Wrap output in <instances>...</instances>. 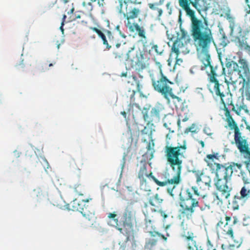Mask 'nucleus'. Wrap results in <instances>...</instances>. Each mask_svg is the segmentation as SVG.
Instances as JSON below:
<instances>
[{
  "label": "nucleus",
  "mask_w": 250,
  "mask_h": 250,
  "mask_svg": "<svg viewBox=\"0 0 250 250\" xmlns=\"http://www.w3.org/2000/svg\"><path fill=\"white\" fill-rule=\"evenodd\" d=\"M187 149V145L186 141L183 142V145L177 146H172L170 145L169 142L167 141V145L164 148L165 156L167 164L175 173L174 176L171 179L166 177V179L164 181H160L153 175L151 171L149 172L147 171V165L140 164L138 175L140 181L146 180V178H151L159 186L164 187L169 185L170 186L167 188V190L169 195L173 197L174 195L173 190L181 181V175L183 168V159L185 158Z\"/></svg>",
  "instance_id": "obj_1"
},
{
  "label": "nucleus",
  "mask_w": 250,
  "mask_h": 250,
  "mask_svg": "<svg viewBox=\"0 0 250 250\" xmlns=\"http://www.w3.org/2000/svg\"><path fill=\"white\" fill-rule=\"evenodd\" d=\"M178 2L179 6L190 18L191 35L196 50L202 55L201 61L204 65H209L211 60L209 50L211 43L214 42V38L208 22L205 19L203 21L197 18L195 12L190 8V4L196 7V2L190 0H178Z\"/></svg>",
  "instance_id": "obj_2"
},
{
  "label": "nucleus",
  "mask_w": 250,
  "mask_h": 250,
  "mask_svg": "<svg viewBox=\"0 0 250 250\" xmlns=\"http://www.w3.org/2000/svg\"><path fill=\"white\" fill-rule=\"evenodd\" d=\"M241 170L242 165L233 163L231 164H219L211 171L215 173L214 185L218 190L222 191L224 195H229V192L232 189V187L228 185L229 181L230 180L232 173L235 167ZM240 174L245 184H249L248 179L245 172L241 170ZM250 197V189L245 185L240 192L234 197L232 202L233 209H238L240 206H243Z\"/></svg>",
  "instance_id": "obj_3"
},
{
  "label": "nucleus",
  "mask_w": 250,
  "mask_h": 250,
  "mask_svg": "<svg viewBox=\"0 0 250 250\" xmlns=\"http://www.w3.org/2000/svg\"><path fill=\"white\" fill-rule=\"evenodd\" d=\"M209 67L210 72L208 73V88L211 93L215 95L217 98L220 99L221 103L223 104V107L221 110L224 111V115L226 116V108L229 112V115L232 117L230 111L228 106H231V110L234 111L238 115H243L244 114H249V110L246 105L243 104L236 108L233 104L232 95L229 89L228 84H219L217 79L218 76L216 72L217 67H213L211 65L209 61V65H204V67Z\"/></svg>",
  "instance_id": "obj_4"
},
{
  "label": "nucleus",
  "mask_w": 250,
  "mask_h": 250,
  "mask_svg": "<svg viewBox=\"0 0 250 250\" xmlns=\"http://www.w3.org/2000/svg\"><path fill=\"white\" fill-rule=\"evenodd\" d=\"M206 195L196 186L187 188L179 195V205L181 215L188 219H191L199 210H202L199 200L204 198Z\"/></svg>",
  "instance_id": "obj_5"
},
{
  "label": "nucleus",
  "mask_w": 250,
  "mask_h": 250,
  "mask_svg": "<svg viewBox=\"0 0 250 250\" xmlns=\"http://www.w3.org/2000/svg\"><path fill=\"white\" fill-rule=\"evenodd\" d=\"M226 121L227 122L228 125L230 127H233L234 130V141L236 145L242 153H245L248 156L247 161L243 162V163L246 166V167L248 171L250 173V169H249V165L250 163V150L249 148V145L247 143L246 139L245 137L241 136V133L237 124L229 114V112L226 109Z\"/></svg>",
  "instance_id": "obj_6"
},
{
  "label": "nucleus",
  "mask_w": 250,
  "mask_h": 250,
  "mask_svg": "<svg viewBox=\"0 0 250 250\" xmlns=\"http://www.w3.org/2000/svg\"><path fill=\"white\" fill-rule=\"evenodd\" d=\"M238 62L239 64L238 70L239 77L242 79L240 84L242 87L240 89L242 97H245L248 100H250V71L247 61L240 58Z\"/></svg>",
  "instance_id": "obj_7"
},
{
  "label": "nucleus",
  "mask_w": 250,
  "mask_h": 250,
  "mask_svg": "<svg viewBox=\"0 0 250 250\" xmlns=\"http://www.w3.org/2000/svg\"><path fill=\"white\" fill-rule=\"evenodd\" d=\"M138 0H118L116 9L120 15L129 17H136L137 15H141L142 8L137 5ZM138 3H141L138 2Z\"/></svg>",
  "instance_id": "obj_8"
},
{
  "label": "nucleus",
  "mask_w": 250,
  "mask_h": 250,
  "mask_svg": "<svg viewBox=\"0 0 250 250\" xmlns=\"http://www.w3.org/2000/svg\"><path fill=\"white\" fill-rule=\"evenodd\" d=\"M150 77L154 90L161 94L164 98H167V95L173 90L171 85L174 84L173 82L168 80L164 73H153Z\"/></svg>",
  "instance_id": "obj_9"
},
{
  "label": "nucleus",
  "mask_w": 250,
  "mask_h": 250,
  "mask_svg": "<svg viewBox=\"0 0 250 250\" xmlns=\"http://www.w3.org/2000/svg\"><path fill=\"white\" fill-rule=\"evenodd\" d=\"M236 222L237 219L235 217H234L232 220L231 217L227 215L221 216L216 225L217 234L233 239L234 238L233 226Z\"/></svg>",
  "instance_id": "obj_10"
},
{
  "label": "nucleus",
  "mask_w": 250,
  "mask_h": 250,
  "mask_svg": "<svg viewBox=\"0 0 250 250\" xmlns=\"http://www.w3.org/2000/svg\"><path fill=\"white\" fill-rule=\"evenodd\" d=\"M148 60L147 55L144 51L135 49L134 47H131L126 54V60L130 61L132 65L139 71L147 67Z\"/></svg>",
  "instance_id": "obj_11"
},
{
  "label": "nucleus",
  "mask_w": 250,
  "mask_h": 250,
  "mask_svg": "<svg viewBox=\"0 0 250 250\" xmlns=\"http://www.w3.org/2000/svg\"><path fill=\"white\" fill-rule=\"evenodd\" d=\"M90 200H92V198L81 201L74 199L70 204L72 210L80 212L89 221L94 220L95 218L94 209L92 206L88 204Z\"/></svg>",
  "instance_id": "obj_12"
},
{
  "label": "nucleus",
  "mask_w": 250,
  "mask_h": 250,
  "mask_svg": "<svg viewBox=\"0 0 250 250\" xmlns=\"http://www.w3.org/2000/svg\"><path fill=\"white\" fill-rule=\"evenodd\" d=\"M135 214L131 208L127 207L121 219L119 224L123 229L124 234H128L132 230Z\"/></svg>",
  "instance_id": "obj_13"
},
{
  "label": "nucleus",
  "mask_w": 250,
  "mask_h": 250,
  "mask_svg": "<svg viewBox=\"0 0 250 250\" xmlns=\"http://www.w3.org/2000/svg\"><path fill=\"white\" fill-rule=\"evenodd\" d=\"M148 108L144 107L142 111V113L144 120L148 123H150L154 121H159L160 120L164 107L160 104H156L151 108L150 115L148 114Z\"/></svg>",
  "instance_id": "obj_14"
},
{
  "label": "nucleus",
  "mask_w": 250,
  "mask_h": 250,
  "mask_svg": "<svg viewBox=\"0 0 250 250\" xmlns=\"http://www.w3.org/2000/svg\"><path fill=\"white\" fill-rule=\"evenodd\" d=\"M140 15H137L136 17H134L133 18L129 17L128 15L123 17L126 20V22H125V25L130 32L132 33L136 32L140 38L146 39V31L144 27L140 26L136 22H131L132 20L137 19Z\"/></svg>",
  "instance_id": "obj_15"
},
{
  "label": "nucleus",
  "mask_w": 250,
  "mask_h": 250,
  "mask_svg": "<svg viewBox=\"0 0 250 250\" xmlns=\"http://www.w3.org/2000/svg\"><path fill=\"white\" fill-rule=\"evenodd\" d=\"M196 178V183L198 186L205 185L208 188L211 187V178L204 170H195L193 171Z\"/></svg>",
  "instance_id": "obj_16"
},
{
  "label": "nucleus",
  "mask_w": 250,
  "mask_h": 250,
  "mask_svg": "<svg viewBox=\"0 0 250 250\" xmlns=\"http://www.w3.org/2000/svg\"><path fill=\"white\" fill-rule=\"evenodd\" d=\"M140 80L136 76H133L132 78L133 80V85H135V88L128 87L127 91L125 92V95L127 97L129 98L131 102L134 101V96L136 92H140L142 88V79L143 77L140 76Z\"/></svg>",
  "instance_id": "obj_17"
},
{
  "label": "nucleus",
  "mask_w": 250,
  "mask_h": 250,
  "mask_svg": "<svg viewBox=\"0 0 250 250\" xmlns=\"http://www.w3.org/2000/svg\"><path fill=\"white\" fill-rule=\"evenodd\" d=\"M187 41L184 43L180 40H176L173 43L172 46V51L176 55V58L179 54H187L189 52V50L187 46Z\"/></svg>",
  "instance_id": "obj_18"
},
{
  "label": "nucleus",
  "mask_w": 250,
  "mask_h": 250,
  "mask_svg": "<svg viewBox=\"0 0 250 250\" xmlns=\"http://www.w3.org/2000/svg\"><path fill=\"white\" fill-rule=\"evenodd\" d=\"M146 143V148L147 149V151L143 155L142 160L140 162V164L146 165H147L148 162L153 158L155 152L154 149L155 144L152 138H151L150 141Z\"/></svg>",
  "instance_id": "obj_19"
},
{
  "label": "nucleus",
  "mask_w": 250,
  "mask_h": 250,
  "mask_svg": "<svg viewBox=\"0 0 250 250\" xmlns=\"http://www.w3.org/2000/svg\"><path fill=\"white\" fill-rule=\"evenodd\" d=\"M155 214L154 215H151V214L146 211V224L147 226L148 225H150L152 223L154 222L158 218V214H159L161 217H162L164 219H165L167 217V215L165 212V211L163 210H157L156 212H154Z\"/></svg>",
  "instance_id": "obj_20"
},
{
  "label": "nucleus",
  "mask_w": 250,
  "mask_h": 250,
  "mask_svg": "<svg viewBox=\"0 0 250 250\" xmlns=\"http://www.w3.org/2000/svg\"><path fill=\"white\" fill-rule=\"evenodd\" d=\"M218 159V154L217 153H213V154H208L204 158V161L210 169V170L212 171L217 166V165L220 164L215 162V160Z\"/></svg>",
  "instance_id": "obj_21"
},
{
  "label": "nucleus",
  "mask_w": 250,
  "mask_h": 250,
  "mask_svg": "<svg viewBox=\"0 0 250 250\" xmlns=\"http://www.w3.org/2000/svg\"><path fill=\"white\" fill-rule=\"evenodd\" d=\"M163 201V199L158 193L151 196L149 199L148 202L151 206L154 208H152V211L156 212Z\"/></svg>",
  "instance_id": "obj_22"
},
{
  "label": "nucleus",
  "mask_w": 250,
  "mask_h": 250,
  "mask_svg": "<svg viewBox=\"0 0 250 250\" xmlns=\"http://www.w3.org/2000/svg\"><path fill=\"white\" fill-rule=\"evenodd\" d=\"M238 46L241 49L249 50L250 46L248 44L249 32L242 33L238 38Z\"/></svg>",
  "instance_id": "obj_23"
},
{
  "label": "nucleus",
  "mask_w": 250,
  "mask_h": 250,
  "mask_svg": "<svg viewBox=\"0 0 250 250\" xmlns=\"http://www.w3.org/2000/svg\"><path fill=\"white\" fill-rule=\"evenodd\" d=\"M221 192V195L219 196L217 192H214L211 194V198L212 199L213 201L212 202V204L216 205H220L223 203V199H228L230 195V192H229V195H224L222 191L221 190H218Z\"/></svg>",
  "instance_id": "obj_24"
},
{
  "label": "nucleus",
  "mask_w": 250,
  "mask_h": 250,
  "mask_svg": "<svg viewBox=\"0 0 250 250\" xmlns=\"http://www.w3.org/2000/svg\"><path fill=\"white\" fill-rule=\"evenodd\" d=\"M107 38V44H104L105 46V49L107 50H110L112 46L115 43V41L111 32L108 30L104 29Z\"/></svg>",
  "instance_id": "obj_25"
},
{
  "label": "nucleus",
  "mask_w": 250,
  "mask_h": 250,
  "mask_svg": "<svg viewBox=\"0 0 250 250\" xmlns=\"http://www.w3.org/2000/svg\"><path fill=\"white\" fill-rule=\"evenodd\" d=\"M170 98L172 99V102L174 104L176 107L180 106L183 104L182 99L180 97L175 95L173 93V90L167 95V98H165L168 103L170 102Z\"/></svg>",
  "instance_id": "obj_26"
},
{
  "label": "nucleus",
  "mask_w": 250,
  "mask_h": 250,
  "mask_svg": "<svg viewBox=\"0 0 250 250\" xmlns=\"http://www.w3.org/2000/svg\"><path fill=\"white\" fill-rule=\"evenodd\" d=\"M164 2V1L162 0L161 1H156L153 3H148V5L151 10L157 11L158 13V16H160L162 15L163 11L161 8L159 7V6L163 4Z\"/></svg>",
  "instance_id": "obj_27"
},
{
  "label": "nucleus",
  "mask_w": 250,
  "mask_h": 250,
  "mask_svg": "<svg viewBox=\"0 0 250 250\" xmlns=\"http://www.w3.org/2000/svg\"><path fill=\"white\" fill-rule=\"evenodd\" d=\"M225 64L226 67L229 69L230 71H238L239 69V65L233 61L229 59H226Z\"/></svg>",
  "instance_id": "obj_28"
},
{
  "label": "nucleus",
  "mask_w": 250,
  "mask_h": 250,
  "mask_svg": "<svg viewBox=\"0 0 250 250\" xmlns=\"http://www.w3.org/2000/svg\"><path fill=\"white\" fill-rule=\"evenodd\" d=\"M90 29L97 34L98 36L102 39L103 44H108L107 43V36L105 31H104L103 32L95 27H90Z\"/></svg>",
  "instance_id": "obj_29"
},
{
  "label": "nucleus",
  "mask_w": 250,
  "mask_h": 250,
  "mask_svg": "<svg viewBox=\"0 0 250 250\" xmlns=\"http://www.w3.org/2000/svg\"><path fill=\"white\" fill-rule=\"evenodd\" d=\"M180 32L178 34V38L177 40H187L188 43L190 41L189 36L187 31L185 30L184 28H182L181 24L180 25Z\"/></svg>",
  "instance_id": "obj_30"
},
{
  "label": "nucleus",
  "mask_w": 250,
  "mask_h": 250,
  "mask_svg": "<svg viewBox=\"0 0 250 250\" xmlns=\"http://www.w3.org/2000/svg\"><path fill=\"white\" fill-rule=\"evenodd\" d=\"M117 216V214L115 213H108L107 217L109 218H112L114 222V226L116 229H118L120 232H123V229L120 227V225L119 223V221L117 218H116Z\"/></svg>",
  "instance_id": "obj_31"
},
{
  "label": "nucleus",
  "mask_w": 250,
  "mask_h": 250,
  "mask_svg": "<svg viewBox=\"0 0 250 250\" xmlns=\"http://www.w3.org/2000/svg\"><path fill=\"white\" fill-rule=\"evenodd\" d=\"M74 191L78 196H83L85 193V188L84 185L82 184H78L74 186Z\"/></svg>",
  "instance_id": "obj_32"
},
{
  "label": "nucleus",
  "mask_w": 250,
  "mask_h": 250,
  "mask_svg": "<svg viewBox=\"0 0 250 250\" xmlns=\"http://www.w3.org/2000/svg\"><path fill=\"white\" fill-rule=\"evenodd\" d=\"M140 181V188L142 190L148 192V194L151 191V188L149 183L146 180H141Z\"/></svg>",
  "instance_id": "obj_33"
},
{
  "label": "nucleus",
  "mask_w": 250,
  "mask_h": 250,
  "mask_svg": "<svg viewBox=\"0 0 250 250\" xmlns=\"http://www.w3.org/2000/svg\"><path fill=\"white\" fill-rule=\"evenodd\" d=\"M150 46H151V49L149 50V51H154L157 55H162L163 52V49L158 45L155 44L153 42H151L150 43Z\"/></svg>",
  "instance_id": "obj_34"
},
{
  "label": "nucleus",
  "mask_w": 250,
  "mask_h": 250,
  "mask_svg": "<svg viewBox=\"0 0 250 250\" xmlns=\"http://www.w3.org/2000/svg\"><path fill=\"white\" fill-rule=\"evenodd\" d=\"M158 239H148L146 242L145 247L146 249L151 250L153 247L156 245Z\"/></svg>",
  "instance_id": "obj_35"
},
{
  "label": "nucleus",
  "mask_w": 250,
  "mask_h": 250,
  "mask_svg": "<svg viewBox=\"0 0 250 250\" xmlns=\"http://www.w3.org/2000/svg\"><path fill=\"white\" fill-rule=\"evenodd\" d=\"M122 50H117L114 52L113 54L115 56V58L121 59L124 57V56L127 53L126 52V50L125 49V47H122Z\"/></svg>",
  "instance_id": "obj_36"
},
{
  "label": "nucleus",
  "mask_w": 250,
  "mask_h": 250,
  "mask_svg": "<svg viewBox=\"0 0 250 250\" xmlns=\"http://www.w3.org/2000/svg\"><path fill=\"white\" fill-rule=\"evenodd\" d=\"M233 74V72H229L228 74V75L227 76V78H229V80H228L227 79H225V83H222V84H228V85L229 86V83H230L231 84H234L236 83L237 80L236 78H233L232 77ZM219 84H220L219 83Z\"/></svg>",
  "instance_id": "obj_37"
},
{
  "label": "nucleus",
  "mask_w": 250,
  "mask_h": 250,
  "mask_svg": "<svg viewBox=\"0 0 250 250\" xmlns=\"http://www.w3.org/2000/svg\"><path fill=\"white\" fill-rule=\"evenodd\" d=\"M154 61L155 62L156 66L158 67V68L159 70V73H157L156 74H161V73H163L162 69V65L161 63L158 62L156 59L154 60Z\"/></svg>",
  "instance_id": "obj_38"
},
{
  "label": "nucleus",
  "mask_w": 250,
  "mask_h": 250,
  "mask_svg": "<svg viewBox=\"0 0 250 250\" xmlns=\"http://www.w3.org/2000/svg\"><path fill=\"white\" fill-rule=\"evenodd\" d=\"M191 132L192 133H196V129L195 128V125L192 124L190 127H187L185 130V132L188 133Z\"/></svg>",
  "instance_id": "obj_39"
},
{
  "label": "nucleus",
  "mask_w": 250,
  "mask_h": 250,
  "mask_svg": "<svg viewBox=\"0 0 250 250\" xmlns=\"http://www.w3.org/2000/svg\"><path fill=\"white\" fill-rule=\"evenodd\" d=\"M76 166L77 168L80 170L81 169H82L84 167V163L83 162L82 160L79 161L76 164Z\"/></svg>",
  "instance_id": "obj_40"
},
{
  "label": "nucleus",
  "mask_w": 250,
  "mask_h": 250,
  "mask_svg": "<svg viewBox=\"0 0 250 250\" xmlns=\"http://www.w3.org/2000/svg\"><path fill=\"white\" fill-rule=\"evenodd\" d=\"M250 223V219L249 217H244L243 219L242 224L244 226H248Z\"/></svg>",
  "instance_id": "obj_41"
},
{
  "label": "nucleus",
  "mask_w": 250,
  "mask_h": 250,
  "mask_svg": "<svg viewBox=\"0 0 250 250\" xmlns=\"http://www.w3.org/2000/svg\"><path fill=\"white\" fill-rule=\"evenodd\" d=\"M149 132L151 133V131H150V128L149 127L145 126L143 129L141 130L142 134H147L149 133Z\"/></svg>",
  "instance_id": "obj_42"
},
{
  "label": "nucleus",
  "mask_w": 250,
  "mask_h": 250,
  "mask_svg": "<svg viewBox=\"0 0 250 250\" xmlns=\"http://www.w3.org/2000/svg\"><path fill=\"white\" fill-rule=\"evenodd\" d=\"M204 132L208 136H211L213 133L211 132L210 129L208 127H205L203 130Z\"/></svg>",
  "instance_id": "obj_43"
},
{
  "label": "nucleus",
  "mask_w": 250,
  "mask_h": 250,
  "mask_svg": "<svg viewBox=\"0 0 250 250\" xmlns=\"http://www.w3.org/2000/svg\"><path fill=\"white\" fill-rule=\"evenodd\" d=\"M83 5L84 6L87 7L89 11H91L92 10V5L91 2H88L87 4H86L85 2H83Z\"/></svg>",
  "instance_id": "obj_44"
},
{
  "label": "nucleus",
  "mask_w": 250,
  "mask_h": 250,
  "mask_svg": "<svg viewBox=\"0 0 250 250\" xmlns=\"http://www.w3.org/2000/svg\"><path fill=\"white\" fill-rule=\"evenodd\" d=\"M149 234L150 235H151V236H152V237H155L156 236H159V234L160 233L159 232H157V231H149Z\"/></svg>",
  "instance_id": "obj_45"
},
{
  "label": "nucleus",
  "mask_w": 250,
  "mask_h": 250,
  "mask_svg": "<svg viewBox=\"0 0 250 250\" xmlns=\"http://www.w3.org/2000/svg\"><path fill=\"white\" fill-rule=\"evenodd\" d=\"M248 2H249V0H246V2L247 3V5H248V6L249 7V10L248 9H246L247 14L250 13V5H249L248 4Z\"/></svg>",
  "instance_id": "obj_46"
},
{
  "label": "nucleus",
  "mask_w": 250,
  "mask_h": 250,
  "mask_svg": "<svg viewBox=\"0 0 250 250\" xmlns=\"http://www.w3.org/2000/svg\"><path fill=\"white\" fill-rule=\"evenodd\" d=\"M121 250H129L128 247L126 246V244H125L124 246L122 247L121 246L120 247Z\"/></svg>",
  "instance_id": "obj_47"
},
{
  "label": "nucleus",
  "mask_w": 250,
  "mask_h": 250,
  "mask_svg": "<svg viewBox=\"0 0 250 250\" xmlns=\"http://www.w3.org/2000/svg\"><path fill=\"white\" fill-rule=\"evenodd\" d=\"M66 18V16L65 15H63L62 19V21L61 22L62 25H64Z\"/></svg>",
  "instance_id": "obj_48"
},
{
  "label": "nucleus",
  "mask_w": 250,
  "mask_h": 250,
  "mask_svg": "<svg viewBox=\"0 0 250 250\" xmlns=\"http://www.w3.org/2000/svg\"><path fill=\"white\" fill-rule=\"evenodd\" d=\"M159 237L162 238V239H163L165 241H167V237H166L165 235L162 234L161 233H159Z\"/></svg>",
  "instance_id": "obj_49"
},
{
  "label": "nucleus",
  "mask_w": 250,
  "mask_h": 250,
  "mask_svg": "<svg viewBox=\"0 0 250 250\" xmlns=\"http://www.w3.org/2000/svg\"><path fill=\"white\" fill-rule=\"evenodd\" d=\"M125 156H124L123 157V163H122V168L123 169L125 166Z\"/></svg>",
  "instance_id": "obj_50"
},
{
  "label": "nucleus",
  "mask_w": 250,
  "mask_h": 250,
  "mask_svg": "<svg viewBox=\"0 0 250 250\" xmlns=\"http://www.w3.org/2000/svg\"><path fill=\"white\" fill-rule=\"evenodd\" d=\"M119 34L123 38L125 39L126 37V36L120 30L119 32Z\"/></svg>",
  "instance_id": "obj_51"
},
{
  "label": "nucleus",
  "mask_w": 250,
  "mask_h": 250,
  "mask_svg": "<svg viewBox=\"0 0 250 250\" xmlns=\"http://www.w3.org/2000/svg\"><path fill=\"white\" fill-rule=\"evenodd\" d=\"M198 143L201 145L202 148H204L205 147V143L204 141L200 140L198 141Z\"/></svg>",
  "instance_id": "obj_52"
},
{
  "label": "nucleus",
  "mask_w": 250,
  "mask_h": 250,
  "mask_svg": "<svg viewBox=\"0 0 250 250\" xmlns=\"http://www.w3.org/2000/svg\"><path fill=\"white\" fill-rule=\"evenodd\" d=\"M121 114L123 115L125 118H126V113L125 111H122L121 112Z\"/></svg>",
  "instance_id": "obj_53"
},
{
  "label": "nucleus",
  "mask_w": 250,
  "mask_h": 250,
  "mask_svg": "<svg viewBox=\"0 0 250 250\" xmlns=\"http://www.w3.org/2000/svg\"><path fill=\"white\" fill-rule=\"evenodd\" d=\"M116 30L119 32V31H120V27L119 25H117L116 27Z\"/></svg>",
  "instance_id": "obj_54"
},
{
  "label": "nucleus",
  "mask_w": 250,
  "mask_h": 250,
  "mask_svg": "<svg viewBox=\"0 0 250 250\" xmlns=\"http://www.w3.org/2000/svg\"><path fill=\"white\" fill-rule=\"evenodd\" d=\"M74 8H72L69 12H68V14H72L74 12Z\"/></svg>",
  "instance_id": "obj_55"
},
{
  "label": "nucleus",
  "mask_w": 250,
  "mask_h": 250,
  "mask_svg": "<svg viewBox=\"0 0 250 250\" xmlns=\"http://www.w3.org/2000/svg\"><path fill=\"white\" fill-rule=\"evenodd\" d=\"M166 138H167V140H170V136L169 135V134H167V136H166Z\"/></svg>",
  "instance_id": "obj_56"
},
{
  "label": "nucleus",
  "mask_w": 250,
  "mask_h": 250,
  "mask_svg": "<svg viewBox=\"0 0 250 250\" xmlns=\"http://www.w3.org/2000/svg\"><path fill=\"white\" fill-rule=\"evenodd\" d=\"M116 46L117 48H119L121 46V44L119 43H116Z\"/></svg>",
  "instance_id": "obj_57"
},
{
  "label": "nucleus",
  "mask_w": 250,
  "mask_h": 250,
  "mask_svg": "<svg viewBox=\"0 0 250 250\" xmlns=\"http://www.w3.org/2000/svg\"><path fill=\"white\" fill-rule=\"evenodd\" d=\"M63 25H62L61 24V27H60V29L61 30V31H62V32H63V31H64V29H63Z\"/></svg>",
  "instance_id": "obj_58"
},
{
  "label": "nucleus",
  "mask_w": 250,
  "mask_h": 250,
  "mask_svg": "<svg viewBox=\"0 0 250 250\" xmlns=\"http://www.w3.org/2000/svg\"><path fill=\"white\" fill-rule=\"evenodd\" d=\"M188 120V118L186 117L184 119H182L183 122H186Z\"/></svg>",
  "instance_id": "obj_59"
},
{
  "label": "nucleus",
  "mask_w": 250,
  "mask_h": 250,
  "mask_svg": "<svg viewBox=\"0 0 250 250\" xmlns=\"http://www.w3.org/2000/svg\"><path fill=\"white\" fill-rule=\"evenodd\" d=\"M90 37L92 39H95L96 38V37L94 35H92V36H90Z\"/></svg>",
  "instance_id": "obj_60"
},
{
  "label": "nucleus",
  "mask_w": 250,
  "mask_h": 250,
  "mask_svg": "<svg viewBox=\"0 0 250 250\" xmlns=\"http://www.w3.org/2000/svg\"><path fill=\"white\" fill-rule=\"evenodd\" d=\"M53 63H50V64H49V67L52 66H53Z\"/></svg>",
  "instance_id": "obj_61"
},
{
  "label": "nucleus",
  "mask_w": 250,
  "mask_h": 250,
  "mask_svg": "<svg viewBox=\"0 0 250 250\" xmlns=\"http://www.w3.org/2000/svg\"><path fill=\"white\" fill-rule=\"evenodd\" d=\"M81 18V16L80 15H78L76 17L77 19H80Z\"/></svg>",
  "instance_id": "obj_62"
},
{
  "label": "nucleus",
  "mask_w": 250,
  "mask_h": 250,
  "mask_svg": "<svg viewBox=\"0 0 250 250\" xmlns=\"http://www.w3.org/2000/svg\"><path fill=\"white\" fill-rule=\"evenodd\" d=\"M41 71H42V72H44V71H45V70L44 69V68H42V70H41Z\"/></svg>",
  "instance_id": "obj_63"
},
{
  "label": "nucleus",
  "mask_w": 250,
  "mask_h": 250,
  "mask_svg": "<svg viewBox=\"0 0 250 250\" xmlns=\"http://www.w3.org/2000/svg\"><path fill=\"white\" fill-rule=\"evenodd\" d=\"M179 22H181V18L180 16L179 17Z\"/></svg>",
  "instance_id": "obj_64"
}]
</instances>
